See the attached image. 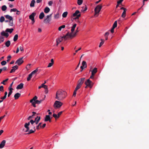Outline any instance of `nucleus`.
<instances>
[{
  "mask_svg": "<svg viewBox=\"0 0 149 149\" xmlns=\"http://www.w3.org/2000/svg\"><path fill=\"white\" fill-rule=\"evenodd\" d=\"M66 94L65 91L58 90L56 92L55 98L59 101L62 100L66 96Z\"/></svg>",
  "mask_w": 149,
  "mask_h": 149,
  "instance_id": "nucleus-1",
  "label": "nucleus"
},
{
  "mask_svg": "<svg viewBox=\"0 0 149 149\" xmlns=\"http://www.w3.org/2000/svg\"><path fill=\"white\" fill-rule=\"evenodd\" d=\"M35 121L34 120H33L32 119L30 121V122H29L28 123H26L24 125V126L25 128L26 129V130L25 131V132H27L29 130V126L30 125V123H31V125H32V126H34L33 124L34 123H35Z\"/></svg>",
  "mask_w": 149,
  "mask_h": 149,
  "instance_id": "nucleus-2",
  "label": "nucleus"
},
{
  "mask_svg": "<svg viewBox=\"0 0 149 149\" xmlns=\"http://www.w3.org/2000/svg\"><path fill=\"white\" fill-rule=\"evenodd\" d=\"M85 78H82L80 79L78 81V83L77 84L76 87L78 88H80L81 85L84 83L85 80Z\"/></svg>",
  "mask_w": 149,
  "mask_h": 149,
  "instance_id": "nucleus-3",
  "label": "nucleus"
},
{
  "mask_svg": "<svg viewBox=\"0 0 149 149\" xmlns=\"http://www.w3.org/2000/svg\"><path fill=\"white\" fill-rule=\"evenodd\" d=\"M63 103L59 101H56L54 104V107L55 109L60 108L62 105Z\"/></svg>",
  "mask_w": 149,
  "mask_h": 149,
  "instance_id": "nucleus-4",
  "label": "nucleus"
},
{
  "mask_svg": "<svg viewBox=\"0 0 149 149\" xmlns=\"http://www.w3.org/2000/svg\"><path fill=\"white\" fill-rule=\"evenodd\" d=\"M52 13L47 15L46 18H45L44 19L43 22L47 24L49 23V22L51 21L52 17Z\"/></svg>",
  "mask_w": 149,
  "mask_h": 149,
  "instance_id": "nucleus-5",
  "label": "nucleus"
},
{
  "mask_svg": "<svg viewBox=\"0 0 149 149\" xmlns=\"http://www.w3.org/2000/svg\"><path fill=\"white\" fill-rule=\"evenodd\" d=\"M102 6L101 5H98L95 9V15H96L100 12L102 8Z\"/></svg>",
  "mask_w": 149,
  "mask_h": 149,
  "instance_id": "nucleus-6",
  "label": "nucleus"
},
{
  "mask_svg": "<svg viewBox=\"0 0 149 149\" xmlns=\"http://www.w3.org/2000/svg\"><path fill=\"white\" fill-rule=\"evenodd\" d=\"M85 84L87 86L89 87L90 88H91L93 86V83L89 79H88L85 82Z\"/></svg>",
  "mask_w": 149,
  "mask_h": 149,
  "instance_id": "nucleus-7",
  "label": "nucleus"
},
{
  "mask_svg": "<svg viewBox=\"0 0 149 149\" xmlns=\"http://www.w3.org/2000/svg\"><path fill=\"white\" fill-rule=\"evenodd\" d=\"M23 57L19 58L15 62V64H17L18 65H20L24 62V61L22 60Z\"/></svg>",
  "mask_w": 149,
  "mask_h": 149,
  "instance_id": "nucleus-8",
  "label": "nucleus"
},
{
  "mask_svg": "<svg viewBox=\"0 0 149 149\" xmlns=\"http://www.w3.org/2000/svg\"><path fill=\"white\" fill-rule=\"evenodd\" d=\"M1 36H5L6 38H8L9 34L7 32H5L4 31H2L1 33Z\"/></svg>",
  "mask_w": 149,
  "mask_h": 149,
  "instance_id": "nucleus-9",
  "label": "nucleus"
},
{
  "mask_svg": "<svg viewBox=\"0 0 149 149\" xmlns=\"http://www.w3.org/2000/svg\"><path fill=\"white\" fill-rule=\"evenodd\" d=\"M40 119V117L37 116L35 118L34 121H35V123L36 125H37L38 124Z\"/></svg>",
  "mask_w": 149,
  "mask_h": 149,
  "instance_id": "nucleus-10",
  "label": "nucleus"
},
{
  "mask_svg": "<svg viewBox=\"0 0 149 149\" xmlns=\"http://www.w3.org/2000/svg\"><path fill=\"white\" fill-rule=\"evenodd\" d=\"M12 69L11 70L10 72V73H12L15 72L16 70L18 68V66L17 65H15L12 67Z\"/></svg>",
  "mask_w": 149,
  "mask_h": 149,
  "instance_id": "nucleus-11",
  "label": "nucleus"
},
{
  "mask_svg": "<svg viewBox=\"0 0 149 149\" xmlns=\"http://www.w3.org/2000/svg\"><path fill=\"white\" fill-rule=\"evenodd\" d=\"M44 120L45 121H49V122H51V120L50 118V116L49 115H46L45 118Z\"/></svg>",
  "mask_w": 149,
  "mask_h": 149,
  "instance_id": "nucleus-12",
  "label": "nucleus"
},
{
  "mask_svg": "<svg viewBox=\"0 0 149 149\" xmlns=\"http://www.w3.org/2000/svg\"><path fill=\"white\" fill-rule=\"evenodd\" d=\"M36 15V13H32L29 16V18L31 20H33V19H34V17Z\"/></svg>",
  "mask_w": 149,
  "mask_h": 149,
  "instance_id": "nucleus-13",
  "label": "nucleus"
},
{
  "mask_svg": "<svg viewBox=\"0 0 149 149\" xmlns=\"http://www.w3.org/2000/svg\"><path fill=\"white\" fill-rule=\"evenodd\" d=\"M33 115L31 116H30L28 118V120H30L31 118H33L34 116H35V114H36L37 115H38V113H36L35 112H32Z\"/></svg>",
  "mask_w": 149,
  "mask_h": 149,
  "instance_id": "nucleus-14",
  "label": "nucleus"
},
{
  "mask_svg": "<svg viewBox=\"0 0 149 149\" xmlns=\"http://www.w3.org/2000/svg\"><path fill=\"white\" fill-rule=\"evenodd\" d=\"M6 141L5 140H3L1 143L0 144V148H2L5 145L6 143Z\"/></svg>",
  "mask_w": 149,
  "mask_h": 149,
  "instance_id": "nucleus-15",
  "label": "nucleus"
},
{
  "mask_svg": "<svg viewBox=\"0 0 149 149\" xmlns=\"http://www.w3.org/2000/svg\"><path fill=\"white\" fill-rule=\"evenodd\" d=\"M63 40V38H61V37L57 39L56 40L57 43L56 46H57L58 44L60 42H61Z\"/></svg>",
  "mask_w": 149,
  "mask_h": 149,
  "instance_id": "nucleus-16",
  "label": "nucleus"
},
{
  "mask_svg": "<svg viewBox=\"0 0 149 149\" xmlns=\"http://www.w3.org/2000/svg\"><path fill=\"white\" fill-rule=\"evenodd\" d=\"M24 86V84L23 83H20V84L18 85L16 89H20L23 88Z\"/></svg>",
  "mask_w": 149,
  "mask_h": 149,
  "instance_id": "nucleus-17",
  "label": "nucleus"
},
{
  "mask_svg": "<svg viewBox=\"0 0 149 149\" xmlns=\"http://www.w3.org/2000/svg\"><path fill=\"white\" fill-rule=\"evenodd\" d=\"M32 128H33L34 129V130H29L28 132V133L27 134H30L31 133H33L36 131V129H35V127L33 126V127H32Z\"/></svg>",
  "mask_w": 149,
  "mask_h": 149,
  "instance_id": "nucleus-18",
  "label": "nucleus"
},
{
  "mask_svg": "<svg viewBox=\"0 0 149 149\" xmlns=\"http://www.w3.org/2000/svg\"><path fill=\"white\" fill-rule=\"evenodd\" d=\"M21 94L19 93H16L14 96V97L15 100L17 99L20 96Z\"/></svg>",
  "mask_w": 149,
  "mask_h": 149,
  "instance_id": "nucleus-19",
  "label": "nucleus"
},
{
  "mask_svg": "<svg viewBox=\"0 0 149 149\" xmlns=\"http://www.w3.org/2000/svg\"><path fill=\"white\" fill-rule=\"evenodd\" d=\"M82 9H81V11L82 12H85L87 10V6L86 5H85L84 6H83L81 7Z\"/></svg>",
  "mask_w": 149,
  "mask_h": 149,
  "instance_id": "nucleus-20",
  "label": "nucleus"
},
{
  "mask_svg": "<svg viewBox=\"0 0 149 149\" xmlns=\"http://www.w3.org/2000/svg\"><path fill=\"white\" fill-rule=\"evenodd\" d=\"M97 72V68H95L92 71L91 74H92L93 75H95Z\"/></svg>",
  "mask_w": 149,
  "mask_h": 149,
  "instance_id": "nucleus-21",
  "label": "nucleus"
},
{
  "mask_svg": "<svg viewBox=\"0 0 149 149\" xmlns=\"http://www.w3.org/2000/svg\"><path fill=\"white\" fill-rule=\"evenodd\" d=\"M50 10L49 8L48 7H46L44 10V12L46 13H48Z\"/></svg>",
  "mask_w": 149,
  "mask_h": 149,
  "instance_id": "nucleus-22",
  "label": "nucleus"
},
{
  "mask_svg": "<svg viewBox=\"0 0 149 149\" xmlns=\"http://www.w3.org/2000/svg\"><path fill=\"white\" fill-rule=\"evenodd\" d=\"M44 16L45 15L44 13L43 12H42L39 15V18L40 19H42L43 18Z\"/></svg>",
  "mask_w": 149,
  "mask_h": 149,
  "instance_id": "nucleus-23",
  "label": "nucleus"
},
{
  "mask_svg": "<svg viewBox=\"0 0 149 149\" xmlns=\"http://www.w3.org/2000/svg\"><path fill=\"white\" fill-rule=\"evenodd\" d=\"M13 29L7 28L6 29L5 31L6 32H8L10 33H11L13 32Z\"/></svg>",
  "mask_w": 149,
  "mask_h": 149,
  "instance_id": "nucleus-24",
  "label": "nucleus"
},
{
  "mask_svg": "<svg viewBox=\"0 0 149 149\" xmlns=\"http://www.w3.org/2000/svg\"><path fill=\"white\" fill-rule=\"evenodd\" d=\"M6 18L9 19V20L13 19V18L12 17L10 16L9 15H6L5 16Z\"/></svg>",
  "mask_w": 149,
  "mask_h": 149,
  "instance_id": "nucleus-25",
  "label": "nucleus"
},
{
  "mask_svg": "<svg viewBox=\"0 0 149 149\" xmlns=\"http://www.w3.org/2000/svg\"><path fill=\"white\" fill-rule=\"evenodd\" d=\"M35 2V0H32L31 1L30 4V6L31 7H33L34 6V4Z\"/></svg>",
  "mask_w": 149,
  "mask_h": 149,
  "instance_id": "nucleus-26",
  "label": "nucleus"
},
{
  "mask_svg": "<svg viewBox=\"0 0 149 149\" xmlns=\"http://www.w3.org/2000/svg\"><path fill=\"white\" fill-rule=\"evenodd\" d=\"M80 13V12L78 10H77L75 11V13L73 14V17H75L77 16L79 13Z\"/></svg>",
  "mask_w": 149,
  "mask_h": 149,
  "instance_id": "nucleus-27",
  "label": "nucleus"
},
{
  "mask_svg": "<svg viewBox=\"0 0 149 149\" xmlns=\"http://www.w3.org/2000/svg\"><path fill=\"white\" fill-rule=\"evenodd\" d=\"M10 44V42L9 40H8L6 43L5 45L7 47H9Z\"/></svg>",
  "mask_w": 149,
  "mask_h": 149,
  "instance_id": "nucleus-28",
  "label": "nucleus"
},
{
  "mask_svg": "<svg viewBox=\"0 0 149 149\" xmlns=\"http://www.w3.org/2000/svg\"><path fill=\"white\" fill-rule=\"evenodd\" d=\"M18 38V35L17 34H16L15 35V36H14V38H13V41L14 42L16 41Z\"/></svg>",
  "mask_w": 149,
  "mask_h": 149,
  "instance_id": "nucleus-29",
  "label": "nucleus"
},
{
  "mask_svg": "<svg viewBox=\"0 0 149 149\" xmlns=\"http://www.w3.org/2000/svg\"><path fill=\"white\" fill-rule=\"evenodd\" d=\"M42 124V123H39L38 125H37L36 127V129L39 130L40 129V128H41V125Z\"/></svg>",
  "mask_w": 149,
  "mask_h": 149,
  "instance_id": "nucleus-30",
  "label": "nucleus"
},
{
  "mask_svg": "<svg viewBox=\"0 0 149 149\" xmlns=\"http://www.w3.org/2000/svg\"><path fill=\"white\" fill-rule=\"evenodd\" d=\"M44 100V99H42V100H36V101H34V102L36 104H40Z\"/></svg>",
  "mask_w": 149,
  "mask_h": 149,
  "instance_id": "nucleus-31",
  "label": "nucleus"
},
{
  "mask_svg": "<svg viewBox=\"0 0 149 149\" xmlns=\"http://www.w3.org/2000/svg\"><path fill=\"white\" fill-rule=\"evenodd\" d=\"M82 66L84 67V68H86L87 67L86 62L85 61H83L82 63Z\"/></svg>",
  "mask_w": 149,
  "mask_h": 149,
  "instance_id": "nucleus-32",
  "label": "nucleus"
},
{
  "mask_svg": "<svg viewBox=\"0 0 149 149\" xmlns=\"http://www.w3.org/2000/svg\"><path fill=\"white\" fill-rule=\"evenodd\" d=\"M79 89V88H77L76 87L75 88L73 93V96H75L76 94V92Z\"/></svg>",
  "mask_w": 149,
  "mask_h": 149,
  "instance_id": "nucleus-33",
  "label": "nucleus"
},
{
  "mask_svg": "<svg viewBox=\"0 0 149 149\" xmlns=\"http://www.w3.org/2000/svg\"><path fill=\"white\" fill-rule=\"evenodd\" d=\"M38 69H36L33 72H32L31 73L33 75L35 74L38 71Z\"/></svg>",
  "mask_w": 149,
  "mask_h": 149,
  "instance_id": "nucleus-34",
  "label": "nucleus"
},
{
  "mask_svg": "<svg viewBox=\"0 0 149 149\" xmlns=\"http://www.w3.org/2000/svg\"><path fill=\"white\" fill-rule=\"evenodd\" d=\"M33 75L30 73L28 77H27V81H29L32 78V77Z\"/></svg>",
  "mask_w": 149,
  "mask_h": 149,
  "instance_id": "nucleus-35",
  "label": "nucleus"
},
{
  "mask_svg": "<svg viewBox=\"0 0 149 149\" xmlns=\"http://www.w3.org/2000/svg\"><path fill=\"white\" fill-rule=\"evenodd\" d=\"M7 8V7L6 5H3L1 7V9L3 11H5L6 10Z\"/></svg>",
  "mask_w": 149,
  "mask_h": 149,
  "instance_id": "nucleus-36",
  "label": "nucleus"
},
{
  "mask_svg": "<svg viewBox=\"0 0 149 149\" xmlns=\"http://www.w3.org/2000/svg\"><path fill=\"white\" fill-rule=\"evenodd\" d=\"M68 13L67 12H65L63 13L62 14V17H63L65 18L68 15Z\"/></svg>",
  "mask_w": 149,
  "mask_h": 149,
  "instance_id": "nucleus-37",
  "label": "nucleus"
},
{
  "mask_svg": "<svg viewBox=\"0 0 149 149\" xmlns=\"http://www.w3.org/2000/svg\"><path fill=\"white\" fill-rule=\"evenodd\" d=\"M9 24L10 26H13V19H12V20H9Z\"/></svg>",
  "mask_w": 149,
  "mask_h": 149,
  "instance_id": "nucleus-38",
  "label": "nucleus"
},
{
  "mask_svg": "<svg viewBox=\"0 0 149 149\" xmlns=\"http://www.w3.org/2000/svg\"><path fill=\"white\" fill-rule=\"evenodd\" d=\"M4 38L2 36H0V43H1L3 42L4 41Z\"/></svg>",
  "mask_w": 149,
  "mask_h": 149,
  "instance_id": "nucleus-39",
  "label": "nucleus"
},
{
  "mask_svg": "<svg viewBox=\"0 0 149 149\" xmlns=\"http://www.w3.org/2000/svg\"><path fill=\"white\" fill-rule=\"evenodd\" d=\"M65 27V25H63L60 26L58 28V30L59 31H61L62 29H64Z\"/></svg>",
  "mask_w": 149,
  "mask_h": 149,
  "instance_id": "nucleus-40",
  "label": "nucleus"
},
{
  "mask_svg": "<svg viewBox=\"0 0 149 149\" xmlns=\"http://www.w3.org/2000/svg\"><path fill=\"white\" fill-rule=\"evenodd\" d=\"M126 10H124L123 11V12L121 16L122 17L124 18L126 16Z\"/></svg>",
  "mask_w": 149,
  "mask_h": 149,
  "instance_id": "nucleus-41",
  "label": "nucleus"
},
{
  "mask_svg": "<svg viewBox=\"0 0 149 149\" xmlns=\"http://www.w3.org/2000/svg\"><path fill=\"white\" fill-rule=\"evenodd\" d=\"M59 17V14L58 13H57L56 14L54 15V18L55 19H58Z\"/></svg>",
  "mask_w": 149,
  "mask_h": 149,
  "instance_id": "nucleus-42",
  "label": "nucleus"
},
{
  "mask_svg": "<svg viewBox=\"0 0 149 149\" xmlns=\"http://www.w3.org/2000/svg\"><path fill=\"white\" fill-rule=\"evenodd\" d=\"M5 20V18L3 16H1L0 18V22L1 23L3 22Z\"/></svg>",
  "mask_w": 149,
  "mask_h": 149,
  "instance_id": "nucleus-43",
  "label": "nucleus"
},
{
  "mask_svg": "<svg viewBox=\"0 0 149 149\" xmlns=\"http://www.w3.org/2000/svg\"><path fill=\"white\" fill-rule=\"evenodd\" d=\"M83 3V0H78L77 4L78 5H81Z\"/></svg>",
  "mask_w": 149,
  "mask_h": 149,
  "instance_id": "nucleus-44",
  "label": "nucleus"
},
{
  "mask_svg": "<svg viewBox=\"0 0 149 149\" xmlns=\"http://www.w3.org/2000/svg\"><path fill=\"white\" fill-rule=\"evenodd\" d=\"M77 33L75 32L74 33H71V35H70V36H71V38H72L75 36L76 35Z\"/></svg>",
  "mask_w": 149,
  "mask_h": 149,
  "instance_id": "nucleus-45",
  "label": "nucleus"
},
{
  "mask_svg": "<svg viewBox=\"0 0 149 149\" xmlns=\"http://www.w3.org/2000/svg\"><path fill=\"white\" fill-rule=\"evenodd\" d=\"M117 26V21H116L115 22H114L113 26V27L115 28Z\"/></svg>",
  "mask_w": 149,
  "mask_h": 149,
  "instance_id": "nucleus-46",
  "label": "nucleus"
},
{
  "mask_svg": "<svg viewBox=\"0 0 149 149\" xmlns=\"http://www.w3.org/2000/svg\"><path fill=\"white\" fill-rule=\"evenodd\" d=\"M101 40L102 41L100 43V45H99V47H100L102 45L104 44V41L103 40L101 39Z\"/></svg>",
  "mask_w": 149,
  "mask_h": 149,
  "instance_id": "nucleus-47",
  "label": "nucleus"
},
{
  "mask_svg": "<svg viewBox=\"0 0 149 149\" xmlns=\"http://www.w3.org/2000/svg\"><path fill=\"white\" fill-rule=\"evenodd\" d=\"M6 63V62L5 61H3L1 62V64L2 65H5Z\"/></svg>",
  "mask_w": 149,
  "mask_h": 149,
  "instance_id": "nucleus-48",
  "label": "nucleus"
},
{
  "mask_svg": "<svg viewBox=\"0 0 149 149\" xmlns=\"http://www.w3.org/2000/svg\"><path fill=\"white\" fill-rule=\"evenodd\" d=\"M8 80V79H6L5 80L1 82V83L5 85L6 84L5 83V82L7 81Z\"/></svg>",
  "mask_w": 149,
  "mask_h": 149,
  "instance_id": "nucleus-49",
  "label": "nucleus"
},
{
  "mask_svg": "<svg viewBox=\"0 0 149 149\" xmlns=\"http://www.w3.org/2000/svg\"><path fill=\"white\" fill-rule=\"evenodd\" d=\"M81 15L80 14H78L77 16H76V17L74 18V19H78L79 17H80Z\"/></svg>",
  "mask_w": 149,
  "mask_h": 149,
  "instance_id": "nucleus-50",
  "label": "nucleus"
},
{
  "mask_svg": "<svg viewBox=\"0 0 149 149\" xmlns=\"http://www.w3.org/2000/svg\"><path fill=\"white\" fill-rule=\"evenodd\" d=\"M17 11V10L16 8H13L10 9V12H16Z\"/></svg>",
  "mask_w": 149,
  "mask_h": 149,
  "instance_id": "nucleus-51",
  "label": "nucleus"
},
{
  "mask_svg": "<svg viewBox=\"0 0 149 149\" xmlns=\"http://www.w3.org/2000/svg\"><path fill=\"white\" fill-rule=\"evenodd\" d=\"M53 117H54L55 119L58 118V115H57L55 113H54L53 115Z\"/></svg>",
  "mask_w": 149,
  "mask_h": 149,
  "instance_id": "nucleus-52",
  "label": "nucleus"
},
{
  "mask_svg": "<svg viewBox=\"0 0 149 149\" xmlns=\"http://www.w3.org/2000/svg\"><path fill=\"white\" fill-rule=\"evenodd\" d=\"M71 35V33H69V32H68L65 36H69L70 38H71V36H70Z\"/></svg>",
  "mask_w": 149,
  "mask_h": 149,
  "instance_id": "nucleus-53",
  "label": "nucleus"
},
{
  "mask_svg": "<svg viewBox=\"0 0 149 149\" xmlns=\"http://www.w3.org/2000/svg\"><path fill=\"white\" fill-rule=\"evenodd\" d=\"M53 64H54L53 63H51V62L49 63L48 66H47V67H51L52 66Z\"/></svg>",
  "mask_w": 149,
  "mask_h": 149,
  "instance_id": "nucleus-54",
  "label": "nucleus"
},
{
  "mask_svg": "<svg viewBox=\"0 0 149 149\" xmlns=\"http://www.w3.org/2000/svg\"><path fill=\"white\" fill-rule=\"evenodd\" d=\"M11 58V56L10 55H9L8 56L7 58L8 59L7 60V62H8L10 60V59H9L10 58Z\"/></svg>",
  "mask_w": 149,
  "mask_h": 149,
  "instance_id": "nucleus-55",
  "label": "nucleus"
},
{
  "mask_svg": "<svg viewBox=\"0 0 149 149\" xmlns=\"http://www.w3.org/2000/svg\"><path fill=\"white\" fill-rule=\"evenodd\" d=\"M19 49H20V50L21 51H24V48L22 46H20L19 48Z\"/></svg>",
  "mask_w": 149,
  "mask_h": 149,
  "instance_id": "nucleus-56",
  "label": "nucleus"
},
{
  "mask_svg": "<svg viewBox=\"0 0 149 149\" xmlns=\"http://www.w3.org/2000/svg\"><path fill=\"white\" fill-rule=\"evenodd\" d=\"M0 91H3V86H0Z\"/></svg>",
  "mask_w": 149,
  "mask_h": 149,
  "instance_id": "nucleus-57",
  "label": "nucleus"
},
{
  "mask_svg": "<svg viewBox=\"0 0 149 149\" xmlns=\"http://www.w3.org/2000/svg\"><path fill=\"white\" fill-rule=\"evenodd\" d=\"M38 97L36 96H35L33 98V100L34 101H35L37 100V99Z\"/></svg>",
  "mask_w": 149,
  "mask_h": 149,
  "instance_id": "nucleus-58",
  "label": "nucleus"
},
{
  "mask_svg": "<svg viewBox=\"0 0 149 149\" xmlns=\"http://www.w3.org/2000/svg\"><path fill=\"white\" fill-rule=\"evenodd\" d=\"M53 3V2L52 1H50L49 2H48V5L49 6H51L52 5V4Z\"/></svg>",
  "mask_w": 149,
  "mask_h": 149,
  "instance_id": "nucleus-59",
  "label": "nucleus"
},
{
  "mask_svg": "<svg viewBox=\"0 0 149 149\" xmlns=\"http://www.w3.org/2000/svg\"><path fill=\"white\" fill-rule=\"evenodd\" d=\"M63 113V111H61L58 113L57 114L58 116V118Z\"/></svg>",
  "mask_w": 149,
  "mask_h": 149,
  "instance_id": "nucleus-60",
  "label": "nucleus"
},
{
  "mask_svg": "<svg viewBox=\"0 0 149 149\" xmlns=\"http://www.w3.org/2000/svg\"><path fill=\"white\" fill-rule=\"evenodd\" d=\"M61 38H63V39L64 38L65 40H67L68 38V37L66 36H64L63 37H61Z\"/></svg>",
  "mask_w": 149,
  "mask_h": 149,
  "instance_id": "nucleus-61",
  "label": "nucleus"
},
{
  "mask_svg": "<svg viewBox=\"0 0 149 149\" xmlns=\"http://www.w3.org/2000/svg\"><path fill=\"white\" fill-rule=\"evenodd\" d=\"M123 1V0H120L117 1V3L118 4H120Z\"/></svg>",
  "mask_w": 149,
  "mask_h": 149,
  "instance_id": "nucleus-62",
  "label": "nucleus"
},
{
  "mask_svg": "<svg viewBox=\"0 0 149 149\" xmlns=\"http://www.w3.org/2000/svg\"><path fill=\"white\" fill-rule=\"evenodd\" d=\"M43 88L45 89V90L48 89L47 86L46 85H44V86H43Z\"/></svg>",
  "mask_w": 149,
  "mask_h": 149,
  "instance_id": "nucleus-63",
  "label": "nucleus"
},
{
  "mask_svg": "<svg viewBox=\"0 0 149 149\" xmlns=\"http://www.w3.org/2000/svg\"><path fill=\"white\" fill-rule=\"evenodd\" d=\"M74 30H75V28L72 26V27L71 28V33H73V32L74 31Z\"/></svg>",
  "mask_w": 149,
  "mask_h": 149,
  "instance_id": "nucleus-64",
  "label": "nucleus"
}]
</instances>
